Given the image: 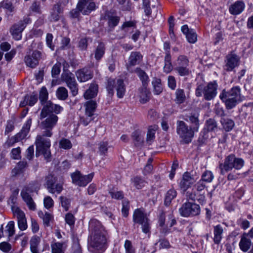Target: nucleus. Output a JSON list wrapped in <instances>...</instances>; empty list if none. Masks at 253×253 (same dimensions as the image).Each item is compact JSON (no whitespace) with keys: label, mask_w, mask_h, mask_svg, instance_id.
Masks as SVG:
<instances>
[{"label":"nucleus","mask_w":253,"mask_h":253,"mask_svg":"<svg viewBox=\"0 0 253 253\" xmlns=\"http://www.w3.org/2000/svg\"><path fill=\"white\" fill-rule=\"evenodd\" d=\"M90 234L88 238V249L94 253H102L107 248V233L100 222L95 219L89 222Z\"/></svg>","instance_id":"1"},{"label":"nucleus","mask_w":253,"mask_h":253,"mask_svg":"<svg viewBox=\"0 0 253 253\" xmlns=\"http://www.w3.org/2000/svg\"><path fill=\"white\" fill-rule=\"evenodd\" d=\"M219 98L224 102L227 109H231L241 101V89L239 86H236L228 91L223 89L219 95Z\"/></svg>","instance_id":"2"},{"label":"nucleus","mask_w":253,"mask_h":253,"mask_svg":"<svg viewBox=\"0 0 253 253\" xmlns=\"http://www.w3.org/2000/svg\"><path fill=\"white\" fill-rule=\"evenodd\" d=\"M244 165L245 161L242 158L237 157L233 154H230L225 158L223 163H221L219 165L220 174L224 175L225 173L233 169L240 170Z\"/></svg>","instance_id":"3"},{"label":"nucleus","mask_w":253,"mask_h":253,"mask_svg":"<svg viewBox=\"0 0 253 253\" xmlns=\"http://www.w3.org/2000/svg\"><path fill=\"white\" fill-rule=\"evenodd\" d=\"M44 135L43 131L42 135H38L36 137L35 144L36 146V155L38 157L40 154L43 155L47 162L51 161V152L49 149L50 147V140Z\"/></svg>","instance_id":"4"},{"label":"nucleus","mask_w":253,"mask_h":253,"mask_svg":"<svg viewBox=\"0 0 253 253\" xmlns=\"http://www.w3.org/2000/svg\"><path fill=\"white\" fill-rule=\"evenodd\" d=\"M217 87L216 81L211 82L207 85L203 84H198L195 90V95L197 97H201L203 95L206 100H211L217 94Z\"/></svg>","instance_id":"5"},{"label":"nucleus","mask_w":253,"mask_h":253,"mask_svg":"<svg viewBox=\"0 0 253 253\" xmlns=\"http://www.w3.org/2000/svg\"><path fill=\"white\" fill-rule=\"evenodd\" d=\"M40 188L39 183L34 181L30 183L29 185L24 186L21 191V196L23 200L26 203L29 209L31 211H35L36 205L33 201L31 194L34 191H37Z\"/></svg>","instance_id":"6"},{"label":"nucleus","mask_w":253,"mask_h":253,"mask_svg":"<svg viewBox=\"0 0 253 253\" xmlns=\"http://www.w3.org/2000/svg\"><path fill=\"white\" fill-rule=\"evenodd\" d=\"M195 132L185 122L179 120L176 122V132L184 143H190Z\"/></svg>","instance_id":"7"},{"label":"nucleus","mask_w":253,"mask_h":253,"mask_svg":"<svg viewBox=\"0 0 253 253\" xmlns=\"http://www.w3.org/2000/svg\"><path fill=\"white\" fill-rule=\"evenodd\" d=\"M32 124V119L29 118L24 124L21 130L16 135L8 137L3 146L5 148L13 146L16 143L24 139L29 132Z\"/></svg>","instance_id":"8"},{"label":"nucleus","mask_w":253,"mask_h":253,"mask_svg":"<svg viewBox=\"0 0 253 253\" xmlns=\"http://www.w3.org/2000/svg\"><path fill=\"white\" fill-rule=\"evenodd\" d=\"M133 221L134 223L141 225L142 232L150 235L151 233V222L147 214L140 209L134 211L133 215Z\"/></svg>","instance_id":"9"},{"label":"nucleus","mask_w":253,"mask_h":253,"mask_svg":"<svg viewBox=\"0 0 253 253\" xmlns=\"http://www.w3.org/2000/svg\"><path fill=\"white\" fill-rule=\"evenodd\" d=\"M174 64V70L179 76L186 77L191 74L192 72L189 67V60L186 56L179 55Z\"/></svg>","instance_id":"10"},{"label":"nucleus","mask_w":253,"mask_h":253,"mask_svg":"<svg viewBox=\"0 0 253 253\" xmlns=\"http://www.w3.org/2000/svg\"><path fill=\"white\" fill-rule=\"evenodd\" d=\"M114 87L117 90L118 97L123 98L126 92V87L124 81L122 79H118L116 81L112 79H108L106 89L111 97L113 96L114 94Z\"/></svg>","instance_id":"11"},{"label":"nucleus","mask_w":253,"mask_h":253,"mask_svg":"<svg viewBox=\"0 0 253 253\" xmlns=\"http://www.w3.org/2000/svg\"><path fill=\"white\" fill-rule=\"evenodd\" d=\"M201 211L200 206L191 202L183 204L179 209L180 214L183 217H191L200 214Z\"/></svg>","instance_id":"12"},{"label":"nucleus","mask_w":253,"mask_h":253,"mask_svg":"<svg viewBox=\"0 0 253 253\" xmlns=\"http://www.w3.org/2000/svg\"><path fill=\"white\" fill-rule=\"evenodd\" d=\"M61 80L66 84L73 96L78 94V84L76 81L75 76L72 73L69 71L63 72L61 75Z\"/></svg>","instance_id":"13"},{"label":"nucleus","mask_w":253,"mask_h":253,"mask_svg":"<svg viewBox=\"0 0 253 253\" xmlns=\"http://www.w3.org/2000/svg\"><path fill=\"white\" fill-rule=\"evenodd\" d=\"M45 187L49 193L59 194L63 190V183H57V178L54 175L48 174L45 177Z\"/></svg>","instance_id":"14"},{"label":"nucleus","mask_w":253,"mask_h":253,"mask_svg":"<svg viewBox=\"0 0 253 253\" xmlns=\"http://www.w3.org/2000/svg\"><path fill=\"white\" fill-rule=\"evenodd\" d=\"M58 120V117L56 115L51 114L41 122L40 127L42 129H44V135L48 137L52 135V129L56 125Z\"/></svg>","instance_id":"15"},{"label":"nucleus","mask_w":253,"mask_h":253,"mask_svg":"<svg viewBox=\"0 0 253 253\" xmlns=\"http://www.w3.org/2000/svg\"><path fill=\"white\" fill-rule=\"evenodd\" d=\"M31 22V19L26 17L22 20L19 21L17 23L13 24L10 29V33L13 39L16 40H20L22 38V32L23 31L27 25Z\"/></svg>","instance_id":"16"},{"label":"nucleus","mask_w":253,"mask_h":253,"mask_svg":"<svg viewBox=\"0 0 253 253\" xmlns=\"http://www.w3.org/2000/svg\"><path fill=\"white\" fill-rule=\"evenodd\" d=\"M93 173L83 175L80 171L77 170L71 174L72 183L80 187H85L92 179Z\"/></svg>","instance_id":"17"},{"label":"nucleus","mask_w":253,"mask_h":253,"mask_svg":"<svg viewBox=\"0 0 253 253\" xmlns=\"http://www.w3.org/2000/svg\"><path fill=\"white\" fill-rule=\"evenodd\" d=\"M224 69L230 72L238 67L240 63V57L233 51L230 52L225 57Z\"/></svg>","instance_id":"18"},{"label":"nucleus","mask_w":253,"mask_h":253,"mask_svg":"<svg viewBox=\"0 0 253 253\" xmlns=\"http://www.w3.org/2000/svg\"><path fill=\"white\" fill-rule=\"evenodd\" d=\"M41 56V51L35 50L32 54L29 52L25 56L24 62L28 67L34 68L38 65Z\"/></svg>","instance_id":"19"},{"label":"nucleus","mask_w":253,"mask_h":253,"mask_svg":"<svg viewBox=\"0 0 253 253\" xmlns=\"http://www.w3.org/2000/svg\"><path fill=\"white\" fill-rule=\"evenodd\" d=\"M12 211L18 220V227L21 230H25L27 228V221L25 213L17 206H12Z\"/></svg>","instance_id":"20"},{"label":"nucleus","mask_w":253,"mask_h":253,"mask_svg":"<svg viewBox=\"0 0 253 253\" xmlns=\"http://www.w3.org/2000/svg\"><path fill=\"white\" fill-rule=\"evenodd\" d=\"M196 180L191 175L190 172H185L183 173L182 177L179 183L180 189L185 192L194 184Z\"/></svg>","instance_id":"21"},{"label":"nucleus","mask_w":253,"mask_h":253,"mask_svg":"<svg viewBox=\"0 0 253 253\" xmlns=\"http://www.w3.org/2000/svg\"><path fill=\"white\" fill-rule=\"evenodd\" d=\"M76 76L79 82H85L93 78L92 71L87 68H83L76 72Z\"/></svg>","instance_id":"22"},{"label":"nucleus","mask_w":253,"mask_h":253,"mask_svg":"<svg viewBox=\"0 0 253 253\" xmlns=\"http://www.w3.org/2000/svg\"><path fill=\"white\" fill-rule=\"evenodd\" d=\"M183 119L191 124L190 126L192 129L196 132L198 131L200 123L199 120V115L196 113H191L189 115H186L183 118Z\"/></svg>","instance_id":"23"},{"label":"nucleus","mask_w":253,"mask_h":253,"mask_svg":"<svg viewBox=\"0 0 253 253\" xmlns=\"http://www.w3.org/2000/svg\"><path fill=\"white\" fill-rule=\"evenodd\" d=\"M181 31L185 35L188 42L191 43H195L197 40V36L195 31L192 29H189L187 25L181 27Z\"/></svg>","instance_id":"24"},{"label":"nucleus","mask_w":253,"mask_h":253,"mask_svg":"<svg viewBox=\"0 0 253 253\" xmlns=\"http://www.w3.org/2000/svg\"><path fill=\"white\" fill-rule=\"evenodd\" d=\"M245 8L244 2L242 0H237L230 6L229 11L231 14L237 15L241 13Z\"/></svg>","instance_id":"25"},{"label":"nucleus","mask_w":253,"mask_h":253,"mask_svg":"<svg viewBox=\"0 0 253 253\" xmlns=\"http://www.w3.org/2000/svg\"><path fill=\"white\" fill-rule=\"evenodd\" d=\"M62 13V9L61 8V5L59 3L54 4L50 12V15L49 17V20L52 22L59 21Z\"/></svg>","instance_id":"26"},{"label":"nucleus","mask_w":253,"mask_h":253,"mask_svg":"<svg viewBox=\"0 0 253 253\" xmlns=\"http://www.w3.org/2000/svg\"><path fill=\"white\" fill-rule=\"evenodd\" d=\"M105 44L103 42H99L94 51V58L97 62L100 61L105 52Z\"/></svg>","instance_id":"27"},{"label":"nucleus","mask_w":253,"mask_h":253,"mask_svg":"<svg viewBox=\"0 0 253 253\" xmlns=\"http://www.w3.org/2000/svg\"><path fill=\"white\" fill-rule=\"evenodd\" d=\"M38 96L36 94L26 95L25 96L23 100L20 103L21 107H25L26 105L33 106L38 101Z\"/></svg>","instance_id":"28"},{"label":"nucleus","mask_w":253,"mask_h":253,"mask_svg":"<svg viewBox=\"0 0 253 253\" xmlns=\"http://www.w3.org/2000/svg\"><path fill=\"white\" fill-rule=\"evenodd\" d=\"M223 232V230L220 225L218 224L213 227V242L214 244L218 245L220 243Z\"/></svg>","instance_id":"29"},{"label":"nucleus","mask_w":253,"mask_h":253,"mask_svg":"<svg viewBox=\"0 0 253 253\" xmlns=\"http://www.w3.org/2000/svg\"><path fill=\"white\" fill-rule=\"evenodd\" d=\"M98 92V85L91 84L89 87L84 92V96L86 99H91L97 95Z\"/></svg>","instance_id":"30"},{"label":"nucleus","mask_w":253,"mask_h":253,"mask_svg":"<svg viewBox=\"0 0 253 253\" xmlns=\"http://www.w3.org/2000/svg\"><path fill=\"white\" fill-rule=\"evenodd\" d=\"M52 104L53 103L51 101H48L45 102L43 105H42L43 106V108L42 110L40 116L41 120L46 118L50 113L53 112Z\"/></svg>","instance_id":"31"},{"label":"nucleus","mask_w":253,"mask_h":253,"mask_svg":"<svg viewBox=\"0 0 253 253\" xmlns=\"http://www.w3.org/2000/svg\"><path fill=\"white\" fill-rule=\"evenodd\" d=\"M139 91L140 102L144 104L148 101L150 98L151 92L147 88V86H142Z\"/></svg>","instance_id":"32"},{"label":"nucleus","mask_w":253,"mask_h":253,"mask_svg":"<svg viewBox=\"0 0 253 253\" xmlns=\"http://www.w3.org/2000/svg\"><path fill=\"white\" fill-rule=\"evenodd\" d=\"M84 106L85 108V115L88 117H92L97 107V103L95 101L89 100L87 101Z\"/></svg>","instance_id":"33"},{"label":"nucleus","mask_w":253,"mask_h":253,"mask_svg":"<svg viewBox=\"0 0 253 253\" xmlns=\"http://www.w3.org/2000/svg\"><path fill=\"white\" fill-rule=\"evenodd\" d=\"M251 245V240L243 234L239 242L240 249L244 252H246L249 250Z\"/></svg>","instance_id":"34"},{"label":"nucleus","mask_w":253,"mask_h":253,"mask_svg":"<svg viewBox=\"0 0 253 253\" xmlns=\"http://www.w3.org/2000/svg\"><path fill=\"white\" fill-rule=\"evenodd\" d=\"M142 55L139 52H132L128 59L130 66H133L138 64L142 59Z\"/></svg>","instance_id":"35"},{"label":"nucleus","mask_w":253,"mask_h":253,"mask_svg":"<svg viewBox=\"0 0 253 253\" xmlns=\"http://www.w3.org/2000/svg\"><path fill=\"white\" fill-rule=\"evenodd\" d=\"M220 123L223 128L226 131L231 130L235 126V123L233 120L225 117L221 118Z\"/></svg>","instance_id":"36"},{"label":"nucleus","mask_w":253,"mask_h":253,"mask_svg":"<svg viewBox=\"0 0 253 253\" xmlns=\"http://www.w3.org/2000/svg\"><path fill=\"white\" fill-rule=\"evenodd\" d=\"M164 61L165 65L163 68L164 72L167 74L169 73L173 69V66L171 63V57L169 52L166 53Z\"/></svg>","instance_id":"37"},{"label":"nucleus","mask_w":253,"mask_h":253,"mask_svg":"<svg viewBox=\"0 0 253 253\" xmlns=\"http://www.w3.org/2000/svg\"><path fill=\"white\" fill-rule=\"evenodd\" d=\"M135 72L142 82V86H147L149 79L145 72L139 68L136 69Z\"/></svg>","instance_id":"38"},{"label":"nucleus","mask_w":253,"mask_h":253,"mask_svg":"<svg viewBox=\"0 0 253 253\" xmlns=\"http://www.w3.org/2000/svg\"><path fill=\"white\" fill-rule=\"evenodd\" d=\"M152 84L154 88V92L155 94H160L163 91V87L160 79L153 78Z\"/></svg>","instance_id":"39"},{"label":"nucleus","mask_w":253,"mask_h":253,"mask_svg":"<svg viewBox=\"0 0 253 253\" xmlns=\"http://www.w3.org/2000/svg\"><path fill=\"white\" fill-rule=\"evenodd\" d=\"M176 195L177 192L174 189H169L165 196V205L167 206H169L171 201L176 197Z\"/></svg>","instance_id":"40"},{"label":"nucleus","mask_w":253,"mask_h":253,"mask_svg":"<svg viewBox=\"0 0 253 253\" xmlns=\"http://www.w3.org/2000/svg\"><path fill=\"white\" fill-rule=\"evenodd\" d=\"M120 18L119 16L113 15H107V23L109 28L112 30L117 26L120 21Z\"/></svg>","instance_id":"41"},{"label":"nucleus","mask_w":253,"mask_h":253,"mask_svg":"<svg viewBox=\"0 0 253 253\" xmlns=\"http://www.w3.org/2000/svg\"><path fill=\"white\" fill-rule=\"evenodd\" d=\"M58 99L61 100H65L68 96V92L65 87H59L56 91Z\"/></svg>","instance_id":"42"},{"label":"nucleus","mask_w":253,"mask_h":253,"mask_svg":"<svg viewBox=\"0 0 253 253\" xmlns=\"http://www.w3.org/2000/svg\"><path fill=\"white\" fill-rule=\"evenodd\" d=\"M186 99L185 92L183 89L178 88L175 91V101L177 104L183 103Z\"/></svg>","instance_id":"43"},{"label":"nucleus","mask_w":253,"mask_h":253,"mask_svg":"<svg viewBox=\"0 0 253 253\" xmlns=\"http://www.w3.org/2000/svg\"><path fill=\"white\" fill-rule=\"evenodd\" d=\"M48 93L45 87L43 86L41 88L40 91L39 99L42 105H43L45 102L48 101Z\"/></svg>","instance_id":"44"},{"label":"nucleus","mask_w":253,"mask_h":253,"mask_svg":"<svg viewBox=\"0 0 253 253\" xmlns=\"http://www.w3.org/2000/svg\"><path fill=\"white\" fill-rule=\"evenodd\" d=\"M19 193V189L15 188L12 190L11 194L8 201V204L11 205V208L12 209V206H15L17 201V197Z\"/></svg>","instance_id":"45"},{"label":"nucleus","mask_w":253,"mask_h":253,"mask_svg":"<svg viewBox=\"0 0 253 253\" xmlns=\"http://www.w3.org/2000/svg\"><path fill=\"white\" fill-rule=\"evenodd\" d=\"M92 39L89 37L81 39L79 42L78 47L81 50H85L87 48L88 42H92Z\"/></svg>","instance_id":"46"},{"label":"nucleus","mask_w":253,"mask_h":253,"mask_svg":"<svg viewBox=\"0 0 253 253\" xmlns=\"http://www.w3.org/2000/svg\"><path fill=\"white\" fill-rule=\"evenodd\" d=\"M59 147L65 150H68L72 148V144L70 140L67 138H62L59 142Z\"/></svg>","instance_id":"47"},{"label":"nucleus","mask_w":253,"mask_h":253,"mask_svg":"<svg viewBox=\"0 0 253 253\" xmlns=\"http://www.w3.org/2000/svg\"><path fill=\"white\" fill-rule=\"evenodd\" d=\"M63 244L62 243H55L51 245L52 253H64L63 250Z\"/></svg>","instance_id":"48"},{"label":"nucleus","mask_w":253,"mask_h":253,"mask_svg":"<svg viewBox=\"0 0 253 253\" xmlns=\"http://www.w3.org/2000/svg\"><path fill=\"white\" fill-rule=\"evenodd\" d=\"M135 187L140 189L143 187L146 183V181L139 176H135L132 180Z\"/></svg>","instance_id":"49"},{"label":"nucleus","mask_w":253,"mask_h":253,"mask_svg":"<svg viewBox=\"0 0 253 253\" xmlns=\"http://www.w3.org/2000/svg\"><path fill=\"white\" fill-rule=\"evenodd\" d=\"M206 126L209 131H214L217 128V123L212 119H209L206 121Z\"/></svg>","instance_id":"50"},{"label":"nucleus","mask_w":253,"mask_h":253,"mask_svg":"<svg viewBox=\"0 0 253 253\" xmlns=\"http://www.w3.org/2000/svg\"><path fill=\"white\" fill-rule=\"evenodd\" d=\"M142 8L144 9L145 14L147 16L151 15L152 10L150 7V0H142Z\"/></svg>","instance_id":"51"},{"label":"nucleus","mask_w":253,"mask_h":253,"mask_svg":"<svg viewBox=\"0 0 253 253\" xmlns=\"http://www.w3.org/2000/svg\"><path fill=\"white\" fill-rule=\"evenodd\" d=\"M129 203L127 200H124L122 201V212L124 217H127L129 213Z\"/></svg>","instance_id":"52"},{"label":"nucleus","mask_w":253,"mask_h":253,"mask_svg":"<svg viewBox=\"0 0 253 253\" xmlns=\"http://www.w3.org/2000/svg\"><path fill=\"white\" fill-rule=\"evenodd\" d=\"M0 7L7 9L8 11L11 12L14 10V6L12 2L8 0H4L0 3Z\"/></svg>","instance_id":"53"},{"label":"nucleus","mask_w":253,"mask_h":253,"mask_svg":"<svg viewBox=\"0 0 253 253\" xmlns=\"http://www.w3.org/2000/svg\"><path fill=\"white\" fill-rule=\"evenodd\" d=\"M109 193L112 198L116 200H122L124 197V193L122 191L112 190Z\"/></svg>","instance_id":"54"},{"label":"nucleus","mask_w":253,"mask_h":253,"mask_svg":"<svg viewBox=\"0 0 253 253\" xmlns=\"http://www.w3.org/2000/svg\"><path fill=\"white\" fill-rule=\"evenodd\" d=\"M213 178L212 173L209 170L205 171L202 175V180L204 182H211Z\"/></svg>","instance_id":"55"},{"label":"nucleus","mask_w":253,"mask_h":253,"mask_svg":"<svg viewBox=\"0 0 253 253\" xmlns=\"http://www.w3.org/2000/svg\"><path fill=\"white\" fill-rule=\"evenodd\" d=\"M59 200L61 206L64 209L65 211H68L70 206V200L67 197L64 196H60Z\"/></svg>","instance_id":"56"},{"label":"nucleus","mask_w":253,"mask_h":253,"mask_svg":"<svg viewBox=\"0 0 253 253\" xmlns=\"http://www.w3.org/2000/svg\"><path fill=\"white\" fill-rule=\"evenodd\" d=\"M126 253H135V249L130 241L126 240L124 244Z\"/></svg>","instance_id":"57"},{"label":"nucleus","mask_w":253,"mask_h":253,"mask_svg":"<svg viewBox=\"0 0 253 253\" xmlns=\"http://www.w3.org/2000/svg\"><path fill=\"white\" fill-rule=\"evenodd\" d=\"M135 21H128L124 23L121 27V29L125 31H127L128 28H136Z\"/></svg>","instance_id":"58"},{"label":"nucleus","mask_w":253,"mask_h":253,"mask_svg":"<svg viewBox=\"0 0 253 253\" xmlns=\"http://www.w3.org/2000/svg\"><path fill=\"white\" fill-rule=\"evenodd\" d=\"M65 220L70 226H74L75 222V217L71 213H68L65 215Z\"/></svg>","instance_id":"59"},{"label":"nucleus","mask_w":253,"mask_h":253,"mask_svg":"<svg viewBox=\"0 0 253 253\" xmlns=\"http://www.w3.org/2000/svg\"><path fill=\"white\" fill-rule=\"evenodd\" d=\"M53 216L50 213L45 212L42 217V220L44 225L47 227L50 225V221L52 219Z\"/></svg>","instance_id":"60"},{"label":"nucleus","mask_w":253,"mask_h":253,"mask_svg":"<svg viewBox=\"0 0 253 253\" xmlns=\"http://www.w3.org/2000/svg\"><path fill=\"white\" fill-rule=\"evenodd\" d=\"M155 130L153 129H149L147 133L146 141L151 144L155 138Z\"/></svg>","instance_id":"61"},{"label":"nucleus","mask_w":253,"mask_h":253,"mask_svg":"<svg viewBox=\"0 0 253 253\" xmlns=\"http://www.w3.org/2000/svg\"><path fill=\"white\" fill-rule=\"evenodd\" d=\"M168 86L172 90H174L176 86V82L175 77L172 76H169L168 79Z\"/></svg>","instance_id":"62"},{"label":"nucleus","mask_w":253,"mask_h":253,"mask_svg":"<svg viewBox=\"0 0 253 253\" xmlns=\"http://www.w3.org/2000/svg\"><path fill=\"white\" fill-rule=\"evenodd\" d=\"M6 228H7L6 231L8 232V236L11 237L12 236L15 232L14 230V222L13 221H9Z\"/></svg>","instance_id":"63"},{"label":"nucleus","mask_w":253,"mask_h":253,"mask_svg":"<svg viewBox=\"0 0 253 253\" xmlns=\"http://www.w3.org/2000/svg\"><path fill=\"white\" fill-rule=\"evenodd\" d=\"M20 154L21 149L20 147L12 149L10 153L11 157L13 159H19L20 158Z\"/></svg>","instance_id":"64"}]
</instances>
